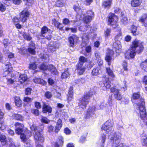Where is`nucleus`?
Returning <instances> with one entry per match:
<instances>
[{
  "instance_id": "nucleus-1",
  "label": "nucleus",
  "mask_w": 147,
  "mask_h": 147,
  "mask_svg": "<svg viewBox=\"0 0 147 147\" xmlns=\"http://www.w3.org/2000/svg\"><path fill=\"white\" fill-rule=\"evenodd\" d=\"M113 124L111 120L107 121L102 126L101 129L104 131L107 134H109V138L111 140L113 144H116L120 142L121 134L119 132H111L112 131V127Z\"/></svg>"
},
{
  "instance_id": "nucleus-2",
  "label": "nucleus",
  "mask_w": 147,
  "mask_h": 147,
  "mask_svg": "<svg viewBox=\"0 0 147 147\" xmlns=\"http://www.w3.org/2000/svg\"><path fill=\"white\" fill-rule=\"evenodd\" d=\"M140 98V102L138 103V110L140 116L142 119H143L145 117L146 112L144 107V99L142 97L140 98V95L138 93H134L133 94L132 99H138Z\"/></svg>"
},
{
  "instance_id": "nucleus-3",
  "label": "nucleus",
  "mask_w": 147,
  "mask_h": 147,
  "mask_svg": "<svg viewBox=\"0 0 147 147\" xmlns=\"http://www.w3.org/2000/svg\"><path fill=\"white\" fill-rule=\"evenodd\" d=\"M94 90L92 89L80 98L78 102V106L82 109L86 108L89 101L90 97L93 94Z\"/></svg>"
},
{
  "instance_id": "nucleus-4",
  "label": "nucleus",
  "mask_w": 147,
  "mask_h": 147,
  "mask_svg": "<svg viewBox=\"0 0 147 147\" xmlns=\"http://www.w3.org/2000/svg\"><path fill=\"white\" fill-rule=\"evenodd\" d=\"M30 128L32 130L35 131V133L34 136V137L36 143L43 142L44 140L43 136L38 131L36 126L33 124L31 126Z\"/></svg>"
},
{
  "instance_id": "nucleus-5",
  "label": "nucleus",
  "mask_w": 147,
  "mask_h": 147,
  "mask_svg": "<svg viewBox=\"0 0 147 147\" xmlns=\"http://www.w3.org/2000/svg\"><path fill=\"white\" fill-rule=\"evenodd\" d=\"M79 61H80L77 65V70L79 74H83L85 70V68L83 66V63L86 61L87 59L83 56L80 57L79 58Z\"/></svg>"
},
{
  "instance_id": "nucleus-6",
  "label": "nucleus",
  "mask_w": 147,
  "mask_h": 147,
  "mask_svg": "<svg viewBox=\"0 0 147 147\" xmlns=\"http://www.w3.org/2000/svg\"><path fill=\"white\" fill-rule=\"evenodd\" d=\"M143 42L140 41L135 40L132 42L131 45V48L132 49L138 50V48H139V51H141L143 49Z\"/></svg>"
},
{
  "instance_id": "nucleus-7",
  "label": "nucleus",
  "mask_w": 147,
  "mask_h": 147,
  "mask_svg": "<svg viewBox=\"0 0 147 147\" xmlns=\"http://www.w3.org/2000/svg\"><path fill=\"white\" fill-rule=\"evenodd\" d=\"M32 136V134L30 131L26 129L23 134H22L20 136V138L22 140L23 142L26 143L30 142V140L29 138Z\"/></svg>"
},
{
  "instance_id": "nucleus-8",
  "label": "nucleus",
  "mask_w": 147,
  "mask_h": 147,
  "mask_svg": "<svg viewBox=\"0 0 147 147\" xmlns=\"http://www.w3.org/2000/svg\"><path fill=\"white\" fill-rule=\"evenodd\" d=\"M30 16L29 12L26 10H24L20 14L19 19L20 21L24 23L26 21Z\"/></svg>"
},
{
  "instance_id": "nucleus-9",
  "label": "nucleus",
  "mask_w": 147,
  "mask_h": 147,
  "mask_svg": "<svg viewBox=\"0 0 147 147\" xmlns=\"http://www.w3.org/2000/svg\"><path fill=\"white\" fill-rule=\"evenodd\" d=\"M83 15V20L84 22L86 23H89L91 22L94 17V13L90 10L88 11L87 15L85 16L84 15Z\"/></svg>"
},
{
  "instance_id": "nucleus-10",
  "label": "nucleus",
  "mask_w": 147,
  "mask_h": 147,
  "mask_svg": "<svg viewBox=\"0 0 147 147\" xmlns=\"http://www.w3.org/2000/svg\"><path fill=\"white\" fill-rule=\"evenodd\" d=\"M108 20L109 24L114 25L116 24L118 20V18L114 14L110 13L109 15Z\"/></svg>"
},
{
  "instance_id": "nucleus-11",
  "label": "nucleus",
  "mask_w": 147,
  "mask_h": 147,
  "mask_svg": "<svg viewBox=\"0 0 147 147\" xmlns=\"http://www.w3.org/2000/svg\"><path fill=\"white\" fill-rule=\"evenodd\" d=\"M114 54V51L111 50H109L107 51L105 60L108 62V64L110 65L111 64V61L112 59L111 56Z\"/></svg>"
},
{
  "instance_id": "nucleus-12",
  "label": "nucleus",
  "mask_w": 147,
  "mask_h": 147,
  "mask_svg": "<svg viewBox=\"0 0 147 147\" xmlns=\"http://www.w3.org/2000/svg\"><path fill=\"white\" fill-rule=\"evenodd\" d=\"M111 92L114 93L115 97L116 99L120 100L121 98V96L118 90L115 88H112L111 89Z\"/></svg>"
},
{
  "instance_id": "nucleus-13",
  "label": "nucleus",
  "mask_w": 147,
  "mask_h": 147,
  "mask_svg": "<svg viewBox=\"0 0 147 147\" xmlns=\"http://www.w3.org/2000/svg\"><path fill=\"white\" fill-rule=\"evenodd\" d=\"M112 0H106L103 1L102 4V7L105 9H109L110 8Z\"/></svg>"
},
{
  "instance_id": "nucleus-14",
  "label": "nucleus",
  "mask_w": 147,
  "mask_h": 147,
  "mask_svg": "<svg viewBox=\"0 0 147 147\" xmlns=\"http://www.w3.org/2000/svg\"><path fill=\"white\" fill-rule=\"evenodd\" d=\"M95 107H90L88 109L87 114L86 118H89L94 115V111L95 110Z\"/></svg>"
},
{
  "instance_id": "nucleus-15",
  "label": "nucleus",
  "mask_w": 147,
  "mask_h": 147,
  "mask_svg": "<svg viewBox=\"0 0 147 147\" xmlns=\"http://www.w3.org/2000/svg\"><path fill=\"white\" fill-rule=\"evenodd\" d=\"M78 39V38L75 35H73L69 37V40L70 46L71 47L73 46L74 43L77 41Z\"/></svg>"
},
{
  "instance_id": "nucleus-16",
  "label": "nucleus",
  "mask_w": 147,
  "mask_h": 147,
  "mask_svg": "<svg viewBox=\"0 0 147 147\" xmlns=\"http://www.w3.org/2000/svg\"><path fill=\"white\" fill-rule=\"evenodd\" d=\"M35 44L33 42H30L28 49L29 52L31 54L34 55L35 53Z\"/></svg>"
},
{
  "instance_id": "nucleus-17",
  "label": "nucleus",
  "mask_w": 147,
  "mask_h": 147,
  "mask_svg": "<svg viewBox=\"0 0 147 147\" xmlns=\"http://www.w3.org/2000/svg\"><path fill=\"white\" fill-rule=\"evenodd\" d=\"M62 125V121L61 119H59L57 121V125L55 129V132L56 133L58 132L60 129Z\"/></svg>"
},
{
  "instance_id": "nucleus-18",
  "label": "nucleus",
  "mask_w": 147,
  "mask_h": 147,
  "mask_svg": "<svg viewBox=\"0 0 147 147\" xmlns=\"http://www.w3.org/2000/svg\"><path fill=\"white\" fill-rule=\"evenodd\" d=\"M42 110L43 113H45L47 112L50 113L52 111V108L50 106L44 104L43 106Z\"/></svg>"
},
{
  "instance_id": "nucleus-19",
  "label": "nucleus",
  "mask_w": 147,
  "mask_h": 147,
  "mask_svg": "<svg viewBox=\"0 0 147 147\" xmlns=\"http://www.w3.org/2000/svg\"><path fill=\"white\" fill-rule=\"evenodd\" d=\"M34 82L36 83L40 84L43 85L46 84V82L44 80L40 78L35 77L33 79Z\"/></svg>"
},
{
  "instance_id": "nucleus-20",
  "label": "nucleus",
  "mask_w": 147,
  "mask_h": 147,
  "mask_svg": "<svg viewBox=\"0 0 147 147\" xmlns=\"http://www.w3.org/2000/svg\"><path fill=\"white\" fill-rule=\"evenodd\" d=\"M113 47L119 50L121 48V46L120 40H115V41L113 43Z\"/></svg>"
},
{
  "instance_id": "nucleus-21",
  "label": "nucleus",
  "mask_w": 147,
  "mask_h": 147,
  "mask_svg": "<svg viewBox=\"0 0 147 147\" xmlns=\"http://www.w3.org/2000/svg\"><path fill=\"white\" fill-rule=\"evenodd\" d=\"M141 2L139 0H132L131 3L132 7H135L139 6L140 5Z\"/></svg>"
},
{
  "instance_id": "nucleus-22",
  "label": "nucleus",
  "mask_w": 147,
  "mask_h": 147,
  "mask_svg": "<svg viewBox=\"0 0 147 147\" xmlns=\"http://www.w3.org/2000/svg\"><path fill=\"white\" fill-rule=\"evenodd\" d=\"M106 69L107 72L110 78L113 79L115 77V75L113 73V71L110 68H106Z\"/></svg>"
},
{
  "instance_id": "nucleus-23",
  "label": "nucleus",
  "mask_w": 147,
  "mask_h": 147,
  "mask_svg": "<svg viewBox=\"0 0 147 147\" xmlns=\"http://www.w3.org/2000/svg\"><path fill=\"white\" fill-rule=\"evenodd\" d=\"M15 102L16 105L18 107H20L22 104V102L20 98L17 96L15 97Z\"/></svg>"
},
{
  "instance_id": "nucleus-24",
  "label": "nucleus",
  "mask_w": 147,
  "mask_h": 147,
  "mask_svg": "<svg viewBox=\"0 0 147 147\" xmlns=\"http://www.w3.org/2000/svg\"><path fill=\"white\" fill-rule=\"evenodd\" d=\"M12 117L16 120L22 121L23 120V117L21 115L18 114H13L12 115Z\"/></svg>"
},
{
  "instance_id": "nucleus-25",
  "label": "nucleus",
  "mask_w": 147,
  "mask_h": 147,
  "mask_svg": "<svg viewBox=\"0 0 147 147\" xmlns=\"http://www.w3.org/2000/svg\"><path fill=\"white\" fill-rule=\"evenodd\" d=\"M27 79V76L25 74H21L19 77V80L21 83H22L26 81Z\"/></svg>"
},
{
  "instance_id": "nucleus-26",
  "label": "nucleus",
  "mask_w": 147,
  "mask_h": 147,
  "mask_svg": "<svg viewBox=\"0 0 147 147\" xmlns=\"http://www.w3.org/2000/svg\"><path fill=\"white\" fill-rule=\"evenodd\" d=\"M49 69L53 74H56L57 72L55 68L52 65H50L49 66Z\"/></svg>"
},
{
  "instance_id": "nucleus-27",
  "label": "nucleus",
  "mask_w": 147,
  "mask_h": 147,
  "mask_svg": "<svg viewBox=\"0 0 147 147\" xmlns=\"http://www.w3.org/2000/svg\"><path fill=\"white\" fill-rule=\"evenodd\" d=\"M131 51L129 53V57L131 58L134 57L136 55V52H137L138 53H140L141 52L140 51H138V50H136L132 49L131 48Z\"/></svg>"
},
{
  "instance_id": "nucleus-28",
  "label": "nucleus",
  "mask_w": 147,
  "mask_h": 147,
  "mask_svg": "<svg viewBox=\"0 0 147 147\" xmlns=\"http://www.w3.org/2000/svg\"><path fill=\"white\" fill-rule=\"evenodd\" d=\"M69 76V74L68 70L66 69L62 74L61 76V78L62 79H66L68 78Z\"/></svg>"
},
{
  "instance_id": "nucleus-29",
  "label": "nucleus",
  "mask_w": 147,
  "mask_h": 147,
  "mask_svg": "<svg viewBox=\"0 0 147 147\" xmlns=\"http://www.w3.org/2000/svg\"><path fill=\"white\" fill-rule=\"evenodd\" d=\"M58 139L59 141L55 144V147H59V146L62 145L63 144V138L61 136H59Z\"/></svg>"
},
{
  "instance_id": "nucleus-30",
  "label": "nucleus",
  "mask_w": 147,
  "mask_h": 147,
  "mask_svg": "<svg viewBox=\"0 0 147 147\" xmlns=\"http://www.w3.org/2000/svg\"><path fill=\"white\" fill-rule=\"evenodd\" d=\"M147 64V59L144 61L142 62L141 64V68L145 71H147V67L146 64Z\"/></svg>"
},
{
  "instance_id": "nucleus-31",
  "label": "nucleus",
  "mask_w": 147,
  "mask_h": 147,
  "mask_svg": "<svg viewBox=\"0 0 147 147\" xmlns=\"http://www.w3.org/2000/svg\"><path fill=\"white\" fill-rule=\"evenodd\" d=\"M64 2L63 0H58L56 2L55 5L56 6L59 7H61L64 6Z\"/></svg>"
},
{
  "instance_id": "nucleus-32",
  "label": "nucleus",
  "mask_w": 147,
  "mask_h": 147,
  "mask_svg": "<svg viewBox=\"0 0 147 147\" xmlns=\"http://www.w3.org/2000/svg\"><path fill=\"white\" fill-rule=\"evenodd\" d=\"M99 67H96L94 68L92 71V74L94 76L98 75L100 73Z\"/></svg>"
},
{
  "instance_id": "nucleus-33",
  "label": "nucleus",
  "mask_w": 147,
  "mask_h": 147,
  "mask_svg": "<svg viewBox=\"0 0 147 147\" xmlns=\"http://www.w3.org/2000/svg\"><path fill=\"white\" fill-rule=\"evenodd\" d=\"M18 126L17 125V128L15 129V132L16 134L18 135H21L22 134H23V129L24 128H18Z\"/></svg>"
},
{
  "instance_id": "nucleus-34",
  "label": "nucleus",
  "mask_w": 147,
  "mask_h": 147,
  "mask_svg": "<svg viewBox=\"0 0 147 147\" xmlns=\"http://www.w3.org/2000/svg\"><path fill=\"white\" fill-rule=\"evenodd\" d=\"M0 140L3 145H5L6 143V139L5 136L4 135H1L0 136Z\"/></svg>"
},
{
  "instance_id": "nucleus-35",
  "label": "nucleus",
  "mask_w": 147,
  "mask_h": 147,
  "mask_svg": "<svg viewBox=\"0 0 147 147\" xmlns=\"http://www.w3.org/2000/svg\"><path fill=\"white\" fill-rule=\"evenodd\" d=\"M73 96V94L72 92H68L67 99L68 102H70L72 100Z\"/></svg>"
},
{
  "instance_id": "nucleus-36",
  "label": "nucleus",
  "mask_w": 147,
  "mask_h": 147,
  "mask_svg": "<svg viewBox=\"0 0 147 147\" xmlns=\"http://www.w3.org/2000/svg\"><path fill=\"white\" fill-rule=\"evenodd\" d=\"M23 36V37L25 39L28 40H30L32 39V37L30 36V35L25 33H24Z\"/></svg>"
},
{
  "instance_id": "nucleus-37",
  "label": "nucleus",
  "mask_w": 147,
  "mask_h": 147,
  "mask_svg": "<svg viewBox=\"0 0 147 147\" xmlns=\"http://www.w3.org/2000/svg\"><path fill=\"white\" fill-rule=\"evenodd\" d=\"M127 18L125 16H122L121 19V22L124 24H125L127 23Z\"/></svg>"
},
{
  "instance_id": "nucleus-38",
  "label": "nucleus",
  "mask_w": 147,
  "mask_h": 147,
  "mask_svg": "<svg viewBox=\"0 0 147 147\" xmlns=\"http://www.w3.org/2000/svg\"><path fill=\"white\" fill-rule=\"evenodd\" d=\"M49 29L48 28L44 26L42 27V28L41 32L42 34H43L47 33L49 31Z\"/></svg>"
},
{
  "instance_id": "nucleus-39",
  "label": "nucleus",
  "mask_w": 147,
  "mask_h": 147,
  "mask_svg": "<svg viewBox=\"0 0 147 147\" xmlns=\"http://www.w3.org/2000/svg\"><path fill=\"white\" fill-rule=\"evenodd\" d=\"M111 32V30L109 28L107 29L105 32V35L106 37L107 38L110 35V33Z\"/></svg>"
},
{
  "instance_id": "nucleus-40",
  "label": "nucleus",
  "mask_w": 147,
  "mask_h": 147,
  "mask_svg": "<svg viewBox=\"0 0 147 147\" xmlns=\"http://www.w3.org/2000/svg\"><path fill=\"white\" fill-rule=\"evenodd\" d=\"M147 18V14H145L143 15L140 18L139 21L142 23L144 22L145 20Z\"/></svg>"
},
{
  "instance_id": "nucleus-41",
  "label": "nucleus",
  "mask_w": 147,
  "mask_h": 147,
  "mask_svg": "<svg viewBox=\"0 0 147 147\" xmlns=\"http://www.w3.org/2000/svg\"><path fill=\"white\" fill-rule=\"evenodd\" d=\"M122 39L121 34L119 32L118 34H117L115 37V40H120Z\"/></svg>"
},
{
  "instance_id": "nucleus-42",
  "label": "nucleus",
  "mask_w": 147,
  "mask_h": 147,
  "mask_svg": "<svg viewBox=\"0 0 147 147\" xmlns=\"http://www.w3.org/2000/svg\"><path fill=\"white\" fill-rule=\"evenodd\" d=\"M17 125L18 126V128H24V125L20 123L19 122H17L15 124V129L17 128Z\"/></svg>"
},
{
  "instance_id": "nucleus-43",
  "label": "nucleus",
  "mask_w": 147,
  "mask_h": 147,
  "mask_svg": "<svg viewBox=\"0 0 147 147\" xmlns=\"http://www.w3.org/2000/svg\"><path fill=\"white\" fill-rule=\"evenodd\" d=\"M49 68V67L44 64H42L40 67V69L42 70H45Z\"/></svg>"
},
{
  "instance_id": "nucleus-44",
  "label": "nucleus",
  "mask_w": 147,
  "mask_h": 147,
  "mask_svg": "<svg viewBox=\"0 0 147 147\" xmlns=\"http://www.w3.org/2000/svg\"><path fill=\"white\" fill-rule=\"evenodd\" d=\"M6 68L7 69L5 71V72H7V74H8L9 72V69L11 67V66L10 64H7L5 65Z\"/></svg>"
},
{
  "instance_id": "nucleus-45",
  "label": "nucleus",
  "mask_w": 147,
  "mask_h": 147,
  "mask_svg": "<svg viewBox=\"0 0 147 147\" xmlns=\"http://www.w3.org/2000/svg\"><path fill=\"white\" fill-rule=\"evenodd\" d=\"M106 139V136L105 135L103 134L101 136L100 140H101L102 143L103 144L105 142Z\"/></svg>"
},
{
  "instance_id": "nucleus-46",
  "label": "nucleus",
  "mask_w": 147,
  "mask_h": 147,
  "mask_svg": "<svg viewBox=\"0 0 147 147\" xmlns=\"http://www.w3.org/2000/svg\"><path fill=\"white\" fill-rule=\"evenodd\" d=\"M41 121L42 122L46 123H47L49 122V120L47 118L45 117H42L41 119Z\"/></svg>"
},
{
  "instance_id": "nucleus-47",
  "label": "nucleus",
  "mask_w": 147,
  "mask_h": 147,
  "mask_svg": "<svg viewBox=\"0 0 147 147\" xmlns=\"http://www.w3.org/2000/svg\"><path fill=\"white\" fill-rule=\"evenodd\" d=\"M33 100V98H31L28 97H25L24 99V102H29Z\"/></svg>"
},
{
  "instance_id": "nucleus-48",
  "label": "nucleus",
  "mask_w": 147,
  "mask_h": 147,
  "mask_svg": "<svg viewBox=\"0 0 147 147\" xmlns=\"http://www.w3.org/2000/svg\"><path fill=\"white\" fill-rule=\"evenodd\" d=\"M87 29L86 30H88V31L90 33H92L95 30L92 27L90 26L89 25H88V26H87Z\"/></svg>"
},
{
  "instance_id": "nucleus-49",
  "label": "nucleus",
  "mask_w": 147,
  "mask_h": 147,
  "mask_svg": "<svg viewBox=\"0 0 147 147\" xmlns=\"http://www.w3.org/2000/svg\"><path fill=\"white\" fill-rule=\"evenodd\" d=\"M37 67L36 64L34 63H33L30 65L29 68L32 69H35Z\"/></svg>"
},
{
  "instance_id": "nucleus-50",
  "label": "nucleus",
  "mask_w": 147,
  "mask_h": 147,
  "mask_svg": "<svg viewBox=\"0 0 147 147\" xmlns=\"http://www.w3.org/2000/svg\"><path fill=\"white\" fill-rule=\"evenodd\" d=\"M32 89L30 88H27L26 90L25 94L26 95L30 94L31 93Z\"/></svg>"
},
{
  "instance_id": "nucleus-51",
  "label": "nucleus",
  "mask_w": 147,
  "mask_h": 147,
  "mask_svg": "<svg viewBox=\"0 0 147 147\" xmlns=\"http://www.w3.org/2000/svg\"><path fill=\"white\" fill-rule=\"evenodd\" d=\"M104 84L105 86L107 88H109L111 86L110 82L109 81L105 83Z\"/></svg>"
},
{
  "instance_id": "nucleus-52",
  "label": "nucleus",
  "mask_w": 147,
  "mask_h": 147,
  "mask_svg": "<svg viewBox=\"0 0 147 147\" xmlns=\"http://www.w3.org/2000/svg\"><path fill=\"white\" fill-rule=\"evenodd\" d=\"M70 21L68 19L65 18L63 20V24L65 25H67L69 23Z\"/></svg>"
},
{
  "instance_id": "nucleus-53",
  "label": "nucleus",
  "mask_w": 147,
  "mask_h": 147,
  "mask_svg": "<svg viewBox=\"0 0 147 147\" xmlns=\"http://www.w3.org/2000/svg\"><path fill=\"white\" fill-rule=\"evenodd\" d=\"M137 30V28L136 26H132L131 28V31L132 33H133V34L135 35V33H136Z\"/></svg>"
},
{
  "instance_id": "nucleus-54",
  "label": "nucleus",
  "mask_w": 147,
  "mask_h": 147,
  "mask_svg": "<svg viewBox=\"0 0 147 147\" xmlns=\"http://www.w3.org/2000/svg\"><path fill=\"white\" fill-rule=\"evenodd\" d=\"M13 20V22L15 24L18 23L20 21L19 19L18 18L16 17L14 18Z\"/></svg>"
},
{
  "instance_id": "nucleus-55",
  "label": "nucleus",
  "mask_w": 147,
  "mask_h": 147,
  "mask_svg": "<svg viewBox=\"0 0 147 147\" xmlns=\"http://www.w3.org/2000/svg\"><path fill=\"white\" fill-rule=\"evenodd\" d=\"M45 96L47 98H51L52 97V94L51 92H47L45 94Z\"/></svg>"
},
{
  "instance_id": "nucleus-56",
  "label": "nucleus",
  "mask_w": 147,
  "mask_h": 147,
  "mask_svg": "<svg viewBox=\"0 0 147 147\" xmlns=\"http://www.w3.org/2000/svg\"><path fill=\"white\" fill-rule=\"evenodd\" d=\"M123 68L125 71H127L128 69L127 68V64L126 62H124L123 64Z\"/></svg>"
},
{
  "instance_id": "nucleus-57",
  "label": "nucleus",
  "mask_w": 147,
  "mask_h": 147,
  "mask_svg": "<svg viewBox=\"0 0 147 147\" xmlns=\"http://www.w3.org/2000/svg\"><path fill=\"white\" fill-rule=\"evenodd\" d=\"M64 132L67 135L71 133L70 130L68 128H66L64 129Z\"/></svg>"
},
{
  "instance_id": "nucleus-58",
  "label": "nucleus",
  "mask_w": 147,
  "mask_h": 147,
  "mask_svg": "<svg viewBox=\"0 0 147 147\" xmlns=\"http://www.w3.org/2000/svg\"><path fill=\"white\" fill-rule=\"evenodd\" d=\"M35 105V107L37 109H39L41 107L40 103L38 102H36Z\"/></svg>"
},
{
  "instance_id": "nucleus-59",
  "label": "nucleus",
  "mask_w": 147,
  "mask_h": 147,
  "mask_svg": "<svg viewBox=\"0 0 147 147\" xmlns=\"http://www.w3.org/2000/svg\"><path fill=\"white\" fill-rule=\"evenodd\" d=\"M13 3L15 4L19 5L21 2V0H12Z\"/></svg>"
},
{
  "instance_id": "nucleus-60",
  "label": "nucleus",
  "mask_w": 147,
  "mask_h": 147,
  "mask_svg": "<svg viewBox=\"0 0 147 147\" xmlns=\"http://www.w3.org/2000/svg\"><path fill=\"white\" fill-rule=\"evenodd\" d=\"M86 51L88 53H90L91 51V48L90 46H87L86 48Z\"/></svg>"
},
{
  "instance_id": "nucleus-61",
  "label": "nucleus",
  "mask_w": 147,
  "mask_h": 147,
  "mask_svg": "<svg viewBox=\"0 0 147 147\" xmlns=\"http://www.w3.org/2000/svg\"><path fill=\"white\" fill-rule=\"evenodd\" d=\"M7 132L8 134L11 136H13L14 134L13 131L11 129H9L7 130Z\"/></svg>"
},
{
  "instance_id": "nucleus-62",
  "label": "nucleus",
  "mask_w": 147,
  "mask_h": 147,
  "mask_svg": "<svg viewBox=\"0 0 147 147\" xmlns=\"http://www.w3.org/2000/svg\"><path fill=\"white\" fill-rule=\"evenodd\" d=\"M56 47L55 46H50L49 48V50L51 52H53L55 51Z\"/></svg>"
},
{
  "instance_id": "nucleus-63",
  "label": "nucleus",
  "mask_w": 147,
  "mask_h": 147,
  "mask_svg": "<svg viewBox=\"0 0 147 147\" xmlns=\"http://www.w3.org/2000/svg\"><path fill=\"white\" fill-rule=\"evenodd\" d=\"M131 36H130L128 35L125 38V40L127 42H129L131 40Z\"/></svg>"
},
{
  "instance_id": "nucleus-64",
  "label": "nucleus",
  "mask_w": 147,
  "mask_h": 147,
  "mask_svg": "<svg viewBox=\"0 0 147 147\" xmlns=\"http://www.w3.org/2000/svg\"><path fill=\"white\" fill-rule=\"evenodd\" d=\"M143 145L145 146H147V138H144L143 140Z\"/></svg>"
}]
</instances>
